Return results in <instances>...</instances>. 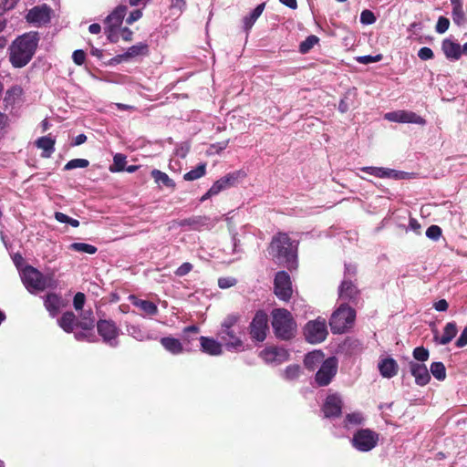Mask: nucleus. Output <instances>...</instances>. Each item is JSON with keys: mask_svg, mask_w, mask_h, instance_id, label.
<instances>
[{"mask_svg": "<svg viewBox=\"0 0 467 467\" xmlns=\"http://www.w3.org/2000/svg\"><path fill=\"white\" fill-rule=\"evenodd\" d=\"M72 59L76 65L81 66L86 60V53L81 49L75 50L72 54Z\"/></svg>", "mask_w": 467, "mask_h": 467, "instance_id": "nucleus-54", "label": "nucleus"}, {"mask_svg": "<svg viewBox=\"0 0 467 467\" xmlns=\"http://www.w3.org/2000/svg\"><path fill=\"white\" fill-rule=\"evenodd\" d=\"M300 374V367L298 365H290L285 370V376L287 379H296Z\"/></svg>", "mask_w": 467, "mask_h": 467, "instance_id": "nucleus-51", "label": "nucleus"}, {"mask_svg": "<svg viewBox=\"0 0 467 467\" xmlns=\"http://www.w3.org/2000/svg\"><path fill=\"white\" fill-rule=\"evenodd\" d=\"M274 291L280 300L285 302L290 300L293 294L292 283L290 275L285 271H279L275 274Z\"/></svg>", "mask_w": 467, "mask_h": 467, "instance_id": "nucleus-10", "label": "nucleus"}, {"mask_svg": "<svg viewBox=\"0 0 467 467\" xmlns=\"http://www.w3.org/2000/svg\"><path fill=\"white\" fill-rule=\"evenodd\" d=\"M44 306L52 317H55L64 306L61 296L56 293H48L44 300Z\"/></svg>", "mask_w": 467, "mask_h": 467, "instance_id": "nucleus-19", "label": "nucleus"}, {"mask_svg": "<svg viewBox=\"0 0 467 467\" xmlns=\"http://www.w3.org/2000/svg\"><path fill=\"white\" fill-rule=\"evenodd\" d=\"M379 369L382 377L391 379L398 374L399 365L392 358H386L379 362Z\"/></svg>", "mask_w": 467, "mask_h": 467, "instance_id": "nucleus-22", "label": "nucleus"}, {"mask_svg": "<svg viewBox=\"0 0 467 467\" xmlns=\"http://www.w3.org/2000/svg\"><path fill=\"white\" fill-rule=\"evenodd\" d=\"M269 329L267 314L263 310L256 311L249 326V333L253 340L263 342Z\"/></svg>", "mask_w": 467, "mask_h": 467, "instance_id": "nucleus-9", "label": "nucleus"}, {"mask_svg": "<svg viewBox=\"0 0 467 467\" xmlns=\"http://www.w3.org/2000/svg\"><path fill=\"white\" fill-rule=\"evenodd\" d=\"M220 336L228 349L243 348V341L234 328H221Z\"/></svg>", "mask_w": 467, "mask_h": 467, "instance_id": "nucleus-18", "label": "nucleus"}, {"mask_svg": "<svg viewBox=\"0 0 467 467\" xmlns=\"http://www.w3.org/2000/svg\"><path fill=\"white\" fill-rule=\"evenodd\" d=\"M327 327L325 318L317 317L308 321L304 327V336L307 342L317 344L323 342L327 336Z\"/></svg>", "mask_w": 467, "mask_h": 467, "instance_id": "nucleus-7", "label": "nucleus"}, {"mask_svg": "<svg viewBox=\"0 0 467 467\" xmlns=\"http://www.w3.org/2000/svg\"><path fill=\"white\" fill-rule=\"evenodd\" d=\"M412 355H413L414 359L417 362L419 361V363L427 361L430 357L429 350L427 348H425L424 347L415 348L413 349Z\"/></svg>", "mask_w": 467, "mask_h": 467, "instance_id": "nucleus-44", "label": "nucleus"}, {"mask_svg": "<svg viewBox=\"0 0 467 467\" xmlns=\"http://www.w3.org/2000/svg\"><path fill=\"white\" fill-rule=\"evenodd\" d=\"M160 342L167 351L173 355L181 354L183 351L182 342L175 337H164L161 338Z\"/></svg>", "mask_w": 467, "mask_h": 467, "instance_id": "nucleus-27", "label": "nucleus"}, {"mask_svg": "<svg viewBox=\"0 0 467 467\" xmlns=\"http://www.w3.org/2000/svg\"><path fill=\"white\" fill-rule=\"evenodd\" d=\"M442 234L441 228L438 225H431L426 231V236L431 240H438Z\"/></svg>", "mask_w": 467, "mask_h": 467, "instance_id": "nucleus-47", "label": "nucleus"}, {"mask_svg": "<svg viewBox=\"0 0 467 467\" xmlns=\"http://www.w3.org/2000/svg\"><path fill=\"white\" fill-rule=\"evenodd\" d=\"M431 373L438 380H444L446 378V368L442 362L437 361L431 365Z\"/></svg>", "mask_w": 467, "mask_h": 467, "instance_id": "nucleus-41", "label": "nucleus"}, {"mask_svg": "<svg viewBox=\"0 0 467 467\" xmlns=\"http://www.w3.org/2000/svg\"><path fill=\"white\" fill-rule=\"evenodd\" d=\"M56 140L50 136H43L35 141V145L42 150L41 157L47 159L50 158L55 151Z\"/></svg>", "mask_w": 467, "mask_h": 467, "instance_id": "nucleus-24", "label": "nucleus"}, {"mask_svg": "<svg viewBox=\"0 0 467 467\" xmlns=\"http://www.w3.org/2000/svg\"><path fill=\"white\" fill-rule=\"evenodd\" d=\"M88 165L89 161L86 159H73L64 166V170L69 171L76 168H87Z\"/></svg>", "mask_w": 467, "mask_h": 467, "instance_id": "nucleus-45", "label": "nucleus"}, {"mask_svg": "<svg viewBox=\"0 0 467 467\" xmlns=\"http://www.w3.org/2000/svg\"><path fill=\"white\" fill-rule=\"evenodd\" d=\"M449 307V304L445 299H440L439 301L434 303V308L437 311L442 312L446 311Z\"/></svg>", "mask_w": 467, "mask_h": 467, "instance_id": "nucleus-63", "label": "nucleus"}, {"mask_svg": "<svg viewBox=\"0 0 467 467\" xmlns=\"http://www.w3.org/2000/svg\"><path fill=\"white\" fill-rule=\"evenodd\" d=\"M236 284V280L231 277H221L218 279V285L223 288H229Z\"/></svg>", "mask_w": 467, "mask_h": 467, "instance_id": "nucleus-56", "label": "nucleus"}, {"mask_svg": "<svg viewBox=\"0 0 467 467\" xmlns=\"http://www.w3.org/2000/svg\"><path fill=\"white\" fill-rule=\"evenodd\" d=\"M69 249L75 252L86 253L88 254H94L98 251L96 246L85 243H72L69 245Z\"/></svg>", "mask_w": 467, "mask_h": 467, "instance_id": "nucleus-40", "label": "nucleus"}, {"mask_svg": "<svg viewBox=\"0 0 467 467\" xmlns=\"http://www.w3.org/2000/svg\"><path fill=\"white\" fill-rule=\"evenodd\" d=\"M289 352L285 348L268 347L261 351L260 357L267 363L281 364L289 358Z\"/></svg>", "mask_w": 467, "mask_h": 467, "instance_id": "nucleus-14", "label": "nucleus"}, {"mask_svg": "<svg viewBox=\"0 0 467 467\" xmlns=\"http://www.w3.org/2000/svg\"><path fill=\"white\" fill-rule=\"evenodd\" d=\"M79 318H78V327L83 330H92L95 327V318L91 309L81 310Z\"/></svg>", "mask_w": 467, "mask_h": 467, "instance_id": "nucleus-30", "label": "nucleus"}, {"mask_svg": "<svg viewBox=\"0 0 467 467\" xmlns=\"http://www.w3.org/2000/svg\"><path fill=\"white\" fill-rule=\"evenodd\" d=\"M127 14V7L125 5H118L105 19L108 26L119 28Z\"/></svg>", "mask_w": 467, "mask_h": 467, "instance_id": "nucleus-23", "label": "nucleus"}, {"mask_svg": "<svg viewBox=\"0 0 467 467\" xmlns=\"http://www.w3.org/2000/svg\"><path fill=\"white\" fill-rule=\"evenodd\" d=\"M51 12V8L44 4L31 8L26 16V19L28 23L36 26L46 25L50 22Z\"/></svg>", "mask_w": 467, "mask_h": 467, "instance_id": "nucleus-12", "label": "nucleus"}, {"mask_svg": "<svg viewBox=\"0 0 467 467\" xmlns=\"http://www.w3.org/2000/svg\"><path fill=\"white\" fill-rule=\"evenodd\" d=\"M265 3L262 2L248 16L244 17V30L248 32L265 10Z\"/></svg>", "mask_w": 467, "mask_h": 467, "instance_id": "nucleus-31", "label": "nucleus"}, {"mask_svg": "<svg viewBox=\"0 0 467 467\" xmlns=\"http://www.w3.org/2000/svg\"><path fill=\"white\" fill-rule=\"evenodd\" d=\"M97 330L103 341L110 347H116L118 342L116 338L119 336V329L112 320L99 319L97 324Z\"/></svg>", "mask_w": 467, "mask_h": 467, "instance_id": "nucleus-11", "label": "nucleus"}, {"mask_svg": "<svg viewBox=\"0 0 467 467\" xmlns=\"http://www.w3.org/2000/svg\"><path fill=\"white\" fill-rule=\"evenodd\" d=\"M457 334V326L454 322H449L446 324L443 329L442 336L439 338L441 345L449 344Z\"/></svg>", "mask_w": 467, "mask_h": 467, "instance_id": "nucleus-36", "label": "nucleus"}, {"mask_svg": "<svg viewBox=\"0 0 467 467\" xmlns=\"http://www.w3.org/2000/svg\"><path fill=\"white\" fill-rule=\"evenodd\" d=\"M452 8V20L458 26H462L466 23L465 12L462 8L461 2H453Z\"/></svg>", "mask_w": 467, "mask_h": 467, "instance_id": "nucleus-38", "label": "nucleus"}, {"mask_svg": "<svg viewBox=\"0 0 467 467\" xmlns=\"http://www.w3.org/2000/svg\"><path fill=\"white\" fill-rule=\"evenodd\" d=\"M192 267L191 263L186 262L179 266L174 273L177 276H184L192 270Z\"/></svg>", "mask_w": 467, "mask_h": 467, "instance_id": "nucleus-55", "label": "nucleus"}, {"mask_svg": "<svg viewBox=\"0 0 467 467\" xmlns=\"http://www.w3.org/2000/svg\"><path fill=\"white\" fill-rule=\"evenodd\" d=\"M349 109L348 97L345 95L338 103V110L345 113Z\"/></svg>", "mask_w": 467, "mask_h": 467, "instance_id": "nucleus-62", "label": "nucleus"}, {"mask_svg": "<svg viewBox=\"0 0 467 467\" xmlns=\"http://www.w3.org/2000/svg\"><path fill=\"white\" fill-rule=\"evenodd\" d=\"M130 301L133 305L138 306L140 309H141L143 312H145L147 315L154 316L158 313V307L157 306L149 300H143V299H138L134 296H130Z\"/></svg>", "mask_w": 467, "mask_h": 467, "instance_id": "nucleus-33", "label": "nucleus"}, {"mask_svg": "<svg viewBox=\"0 0 467 467\" xmlns=\"http://www.w3.org/2000/svg\"><path fill=\"white\" fill-rule=\"evenodd\" d=\"M449 26H450L449 19L445 16H440L438 19V22L436 24V26H435L436 32L439 34L445 33L448 30Z\"/></svg>", "mask_w": 467, "mask_h": 467, "instance_id": "nucleus-50", "label": "nucleus"}, {"mask_svg": "<svg viewBox=\"0 0 467 467\" xmlns=\"http://www.w3.org/2000/svg\"><path fill=\"white\" fill-rule=\"evenodd\" d=\"M269 254L289 270L296 268L297 247L287 234L279 232L273 236L268 247Z\"/></svg>", "mask_w": 467, "mask_h": 467, "instance_id": "nucleus-2", "label": "nucleus"}, {"mask_svg": "<svg viewBox=\"0 0 467 467\" xmlns=\"http://www.w3.org/2000/svg\"><path fill=\"white\" fill-rule=\"evenodd\" d=\"M346 420L351 424H361L363 417L360 413H349L347 415Z\"/></svg>", "mask_w": 467, "mask_h": 467, "instance_id": "nucleus-58", "label": "nucleus"}, {"mask_svg": "<svg viewBox=\"0 0 467 467\" xmlns=\"http://www.w3.org/2000/svg\"><path fill=\"white\" fill-rule=\"evenodd\" d=\"M324 354L320 350H316L306 354L304 359V365L308 370H315L316 368L324 361Z\"/></svg>", "mask_w": 467, "mask_h": 467, "instance_id": "nucleus-32", "label": "nucleus"}, {"mask_svg": "<svg viewBox=\"0 0 467 467\" xmlns=\"http://www.w3.org/2000/svg\"><path fill=\"white\" fill-rule=\"evenodd\" d=\"M272 327L275 337L285 341L294 338L297 331L293 315L285 308H275L272 311Z\"/></svg>", "mask_w": 467, "mask_h": 467, "instance_id": "nucleus-3", "label": "nucleus"}, {"mask_svg": "<svg viewBox=\"0 0 467 467\" xmlns=\"http://www.w3.org/2000/svg\"><path fill=\"white\" fill-rule=\"evenodd\" d=\"M55 219L59 223H68L70 217L61 212H56Z\"/></svg>", "mask_w": 467, "mask_h": 467, "instance_id": "nucleus-64", "label": "nucleus"}, {"mask_svg": "<svg viewBox=\"0 0 467 467\" xmlns=\"http://www.w3.org/2000/svg\"><path fill=\"white\" fill-rule=\"evenodd\" d=\"M201 349L202 352L211 356H219L223 353L222 344L208 337H200Z\"/></svg>", "mask_w": 467, "mask_h": 467, "instance_id": "nucleus-20", "label": "nucleus"}, {"mask_svg": "<svg viewBox=\"0 0 467 467\" xmlns=\"http://www.w3.org/2000/svg\"><path fill=\"white\" fill-rule=\"evenodd\" d=\"M117 29L118 28H113V27L108 26V29H107L108 39L111 43H116L119 40V35L117 33Z\"/></svg>", "mask_w": 467, "mask_h": 467, "instance_id": "nucleus-61", "label": "nucleus"}, {"mask_svg": "<svg viewBox=\"0 0 467 467\" xmlns=\"http://www.w3.org/2000/svg\"><path fill=\"white\" fill-rule=\"evenodd\" d=\"M141 16L142 11L140 9H136L130 13L129 16L126 18V23L131 25L139 20Z\"/></svg>", "mask_w": 467, "mask_h": 467, "instance_id": "nucleus-57", "label": "nucleus"}, {"mask_svg": "<svg viewBox=\"0 0 467 467\" xmlns=\"http://www.w3.org/2000/svg\"><path fill=\"white\" fill-rule=\"evenodd\" d=\"M149 51L148 44L140 42L129 47L122 57L125 58H131L139 56H148Z\"/></svg>", "mask_w": 467, "mask_h": 467, "instance_id": "nucleus-34", "label": "nucleus"}, {"mask_svg": "<svg viewBox=\"0 0 467 467\" xmlns=\"http://www.w3.org/2000/svg\"><path fill=\"white\" fill-rule=\"evenodd\" d=\"M205 221H206L205 217L195 216V217L183 219L182 221L180 222L179 224L181 226L189 225V226H192V229L197 230V229H199L200 226H202L205 224Z\"/></svg>", "mask_w": 467, "mask_h": 467, "instance_id": "nucleus-42", "label": "nucleus"}, {"mask_svg": "<svg viewBox=\"0 0 467 467\" xmlns=\"http://www.w3.org/2000/svg\"><path fill=\"white\" fill-rule=\"evenodd\" d=\"M113 165L109 167L111 172L122 171L126 165V157L123 154L118 153L113 158Z\"/></svg>", "mask_w": 467, "mask_h": 467, "instance_id": "nucleus-43", "label": "nucleus"}, {"mask_svg": "<svg viewBox=\"0 0 467 467\" xmlns=\"http://www.w3.org/2000/svg\"><path fill=\"white\" fill-rule=\"evenodd\" d=\"M385 118L390 121L400 122V123H416L424 125L426 120L412 111L407 110H397L389 112L385 115Z\"/></svg>", "mask_w": 467, "mask_h": 467, "instance_id": "nucleus-13", "label": "nucleus"}, {"mask_svg": "<svg viewBox=\"0 0 467 467\" xmlns=\"http://www.w3.org/2000/svg\"><path fill=\"white\" fill-rule=\"evenodd\" d=\"M119 35L124 41L130 42L133 38V32L129 27L119 29Z\"/></svg>", "mask_w": 467, "mask_h": 467, "instance_id": "nucleus-59", "label": "nucleus"}, {"mask_svg": "<svg viewBox=\"0 0 467 467\" xmlns=\"http://www.w3.org/2000/svg\"><path fill=\"white\" fill-rule=\"evenodd\" d=\"M361 171L379 178H399L398 171L391 169L368 166L361 168Z\"/></svg>", "mask_w": 467, "mask_h": 467, "instance_id": "nucleus-28", "label": "nucleus"}, {"mask_svg": "<svg viewBox=\"0 0 467 467\" xmlns=\"http://www.w3.org/2000/svg\"><path fill=\"white\" fill-rule=\"evenodd\" d=\"M410 374L415 379V383L418 386H425L431 380V375L427 367L414 360H410L408 363Z\"/></svg>", "mask_w": 467, "mask_h": 467, "instance_id": "nucleus-15", "label": "nucleus"}, {"mask_svg": "<svg viewBox=\"0 0 467 467\" xmlns=\"http://www.w3.org/2000/svg\"><path fill=\"white\" fill-rule=\"evenodd\" d=\"M379 442V434L370 429L358 430L352 439V446L359 451H369L374 449Z\"/></svg>", "mask_w": 467, "mask_h": 467, "instance_id": "nucleus-6", "label": "nucleus"}, {"mask_svg": "<svg viewBox=\"0 0 467 467\" xmlns=\"http://www.w3.org/2000/svg\"><path fill=\"white\" fill-rule=\"evenodd\" d=\"M239 172L228 173L217 180L210 188V194H218L223 190L233 186L238 179Z\"/></svg>", "mask_w": 467, "mask_h": 467, "instance_id": "nucleus-21", "label": "nucleus"}, {"mask_svg": "<svg viewBox=\"0 0 467 467\" xmlns=\"http://www.w3.org/2000/svg\"><path fill=\"white\" fill-rule=\"evenodd\" d=\"M418 57L421 60L425 61V60L432 59L434 57V53L431 50V48H430L428 47H423L420 48V50L418 51Z\"/></svg>", "mask_w": 467, "mask_h": 467, "instance_id": "nucleus-53", "label": "nucleus"}, {"mask_svg": "<svg viewBox=\"0 0 467 467\" xmlns=\"http://www.w3.org/2000/svg\"><path fill=\"white\" fill-rule=\"evenodd\" d=\"M150 175L153 178L154 182L158 185L165 186L167 188L171 189L172 191L175 189L176 183L174 182V181L172 179H171L168 176L167 173H165L160 170L153 169L150 172Z\"/></svg>", "mask_w": 467, "mask_h": 467, "instance_id": "nucleus-29", "label": "nucleus"}, {"mask_svg": "<svg viewBox=\"0 0 467 467\" xmlns=\"http://www.w3.org/2000/svg\"><path fill=\"white\" fill-rule=\"evenodd\" d=\"M85 301H86V296L83 293L81 292H78L75 296H74V298H73V306H74V308L78 311V310H83V306L85 305Z\"/></svg>", "mask_w": 467, "mask_h": 467, "instance_id": "nucleus-52", "label": "nucleus"}, {"mask_svg": "<svg viewBox=\"0 0 467 467\" xmlns=\"http://www.w3.org/2000/svg\"><path fill=\"white\" fill-rule=\"evenodd\" d=\"M382 57H383V56L381 54H378L376 56L368 55V56L358 57L356 58V60L360 64L367 65L369 63L379 62L382 59Z\"/></svg>", "mask_w": 467, "mask_h": 467, "instance_id": "nucleus-49", "label": "nucleus"}, {"mask_svg": "<svg viewBox=\"0 0 467 467\" xmlns=\"http://www.w3.org/2000/svg\"><path fill=\"white\" fill-rule=\"evenodd\" d=\"M337 372V359L329 357L325 359L316 373L315 380L317 386L325 387L330 384Z\"/></svg>", "mask_w": 467, "mask_h": 467, "instance_id": "nucleus-8", "label": "nucleus"}, {"mask_svg": "<svg viewBox=\"0 0 467 467\" xmlns=\"http://www.w3.org/2000/svg\"><path fill=\"white\" fill-rule=\"evenodd\" d=\"M22 280L29 292L43 291L50 286L52 277L44 276L43 274L33 266L27 265L22 273Z\"/></svg>", "mask_w": 467, "mask_h": 467, "instance_id": "nucleus-5", "label": "nucleus"}, {"mask_svg": "<svg viewBox=\"0 0 467 467\" xmlns=\"http://www.w3.org/2000/svg\"><path fill=\"white\" fill-rule=\"evenodd\" d=\"M376 16L368 9H365L360 14V23L363 25H372L376 22Z\"/></svg>", "mask_w": 467, "mask_h": 467, "instance_id": "nucleus-46", "label": "nucleus"}, {"mask_svg": "<svg viewBox=\"0 0 467 467\" xmlns=\"http://www.w3.org/2000/svg\"><path fill=\"white\" fill-rule=\"evenodd\" d=\"M57 324L66 333H72L78 327V317L74 312L66 311L57 319Z\"/></svg>", "mask_w": 467, "mask_h": 467, "instance_id": "nucleus-25", "label": "nucleus"}, {"mask_svg": "<svg viewBox=\"0 0 467 467\" xmlns=\"http://www.w3.org/2000/svg\"><path fill=\"white\" fill-rule=\"evenodd\" d=\"M23 94V88L18 86L15 85L8 88L5 92L4 101L6 106H13L17 99L22 96Z\"/></svg>", "mask_w": 467, "mask_h": 467, "instance_id": "nucleus-35", "label": "nucleus"}, {"mask_svg": "<svg viewBox=\"0 0 467 467\" xmlns=\"http://www.w3.org/2000/svg\"><path fill=\"white\" fill-rule=\"evenodd\" d=\"M318 42L319 37L315 35H310L300 43L298 50L301 54H307Z\"/></svg>", "mask_w": 467, "mask_h": 467, "instance_id": "nucleus-39", "label": "nucleus"}, {"mask_svg": "<svg viewBox=\"0 0 467 467\" xmlns=\"http://www.w3.org/2000/svg\"><path fill=\"white\" fill-rule=\"evenodd\" d=\"M441 49L447 58L458 60L462 56L460 44L450 39H444L441 43Z\"/></svg>", "mask_w": 467, "mask_h": 467, "instance_id": "nucleus-26", "label": "nucleus"}, {"mask_svg": "<svg viewBox=\"0 0 467 467\" xmlns=\"http://www.w3.org/2000/svg\"><path fill=\"white\" fill-rule=\"evenodd\" d=\"M356 310L348 304H341L331 315L329 326L333 334H344L355 324Z\"/></svg>", "mask_w": 467, "mask_h": 467, "instance_id": "nucleus-4", "label": "nucleus"}, {"mask_svg": "<svg viewBox=\"0 0 467 467\" xmlns=\"http://www.w3.org/2000/svg\"><path fill=\"white\" fill-rule=\"evenodd\" d=\"M322 410L326 418H337L342 412V401L336 395H329L325 400Z\"/></svg>", "mask_w": 467, "mask_h": 467, "instance_id": "nucleus-17", "label": "nucleus"}, {"mask_svg": "<svg viewBox=\"0 0 467 467\" xmlns=\"http://www.w3.org/2000/svg\"><path fill=\"white\" fill-rule=\"evenodd\" d=\"M206 173V163H199L196 168L191 170L183 175L185 181L191 182L202 178Z\"/></svg>", "mask_w": 467, "mask_h": 467, "instance_id": "nucleus-37", "label": "nucleus"}, {"mask_svg": "<svg viewBox=\"0 0 467 467\" xmlns=\"http://www.w3.org/2000/svg\"><path fill=\"white\" fill-rule=\"evenodd\" d=\"M338 296L340 299L348 301L354 305H358L360 300V291L356 285L348 280L342 281L339 286Z\"/></svg>", "mask_w": 467, "mask_h": 467, "instance_id": "nucleus-16", "label": "nucleus"}, {"mask_svg": "<svg viewBox=\"0 0 467 467\" xmlns=\"http://www.w3.org/2000/svg\"><path fill=\"white\" fill-rule=\"evenodd\" d=\"M39 40V35L35 31L17 36L8 48L11 65L16 68L26 67L33 58Z\"/></svg>", "mask_w": 467, "mask_h": 467, "instance_id": "nucleus-1", "label": "nucleus"}, {"mask_svg": "<svg viewBox=\"0 0 467 467\" xmlns=\"http://www.w3.org/2000/svg\"><path fill=\"white\" fill-rule=\"evenodd\" d=\"M240 316L239 315H228L223 322L222 323V328H234V327L236 325V323L239 321Z\"/></svg>", "mask_w": 467, "mask_h": 467, "instance_id": "nucleus-48", "label": "nucleus"}, {"mask_svg": "<svg viewBox=\"0 0 467 467\" xmlns=\"http://www.w3.org/2000/svg\"><path fill=\"white\" fill-rule=\"evenodd\" d=\"M456 347L458 348H463L467 345V327H464L462 330L461 336L455 342Z\"/></svg>", "mask_w": 467, "mask_h": 467, "instance_id": "nucleus-60", "label": "nucleus"}]
</instances>
